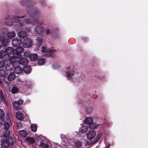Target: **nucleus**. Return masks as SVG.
Returning a JSON list of instances; mask_svg holds the SVG:
<instances>
[{
  "mask_svg": "<svg viewBox=\"0 0 148 148\" xmlns=\"http://www.w3.org/2000/svg\"><path fill=\"white\" fill-rule=\"evenodd\" d=\"M29 15L30 18L25 19V22L27 24L32 25L37 24V27L35 29L34 31L37 34H40L43 31V28L42 27V24L39 23L38 21L36 19L39 14L38 12L35 11L33 9H31L30 11H28Z\"/></svg>",
  "mask_w": 148,
  "mask_h": 148,
  "instance_id": "1",
  "label": "nucleus"
},
{
  "mask_svg": "<svg viewBox=\"0 0 148 148\" xmlns=\"http://www.w3.org/2000/svg\"><path fill=\"white\" fill-rule=\"evenodd\" d=\"M10 132L9 130H5L2 134L1 146L2 148H8L14 145L15 140L12 136H10Z\"/></svg>",
  "mask_w": 148,
  "mask_h": 148,
  "instance_id": "2",
  "label": "nucleus"
},
{
  "mask_svg": "<svg viewBox=\"0 0 148 148\" xmlns=\"http://www.w3.org/2000/svg\"><path fill=\"white\" fill-rule=\"evenodd\" d=\"M0 40L3 45V46H1V49H3L2 51H3L4 53H8L9 54H12V56H13V53H14V49L10 47L6 48V46L9 42V40L6 37L2 36L0 37Z\"/></svg>",
  "mask_w": 148,
  "mask_h": 148,
  "instance_id": "3",
  "label": "nucleus"
},
{
  "mask_svg": "<svg viewBox=\"0 0 148 148\" xmlns=\"http://www.w3.org/2000/svg\"><path fill=\"white\" fill-rule=\"evenodd\" d=\"M24 16L21 17L19 16H13L12 18L9 16V15H8V18L5 17V24L9 26H12L13 25H16L17 23H18L19 21V18H22Z\"/></svg>",
  "mask_w": 148,
  "mask_h": 148,
  "instance_id": "4",
  "label": "nucleus"
},
{
  "mask_svg": "<svg viewBox=\"0 0 148 148\" xmlns=\"http://www.w3.org/2000/svg\"><path fill=\"white\" fill-rule=\"evenodd\" d=\"M2 59L4 61H8L10 60V63L12 65L17 62V60L16 58L14 57L12 55L10 56L8 53H6L3 55Z\"/></svg>",
  "mask_w": 148,
  "mask_h": 148,
  "instance_id": "5",
  "label": "nucleus"
},
{
  "mask_svg": "<svg viewBox=\"0 0 148 148\" xmlns=\"http://www.w3.org/2000/svg\"><path fill=\"white\" fill-rule=\"evenodd\" d=\"M93 122V120L90 117L87 118L84 120V123L86 124H89L90 127L92 129L95 128L97 126L101 124V123H97V124L95 125Z\"/></svg>",
  "mask_w": 148,
  "mask_h": 148,
  "instance_id": "6",
  "label": "nucleus"
},
{
  "mask_svg": "<svg viewBox=\"0 0 148 148\" xmlns=\"http://www.w3.org/2000/svg\"><path fill=\"white\" fill-rule=\"evenodd\" d=\"M23 101L21 99H19L18 101H14L12 102L13 107L15 110H18L22 109L21 105L23 104Z\"/></svg>",
  "mask_w": 148,
  "mask_h": 148,
  "instance_id": "7",
  "label": "nucleus"
},
{
  "mask_svg": "<svg viewBox=\"0 0 148 148\" xmlns=\"http://www.w3.org/2000/svg\"><path fill=\"white\" fill-rule=\"evenodd\" d=\"M41 51L42 53V55L47 57L51 56L53 53L51 50L48 49L47 47H42Z\"/></svg>",
  "mask_w": 148,
  "mask_h": 148,
  "instance_id": "8",
  "label": "nucleus"
},
{
  "mask_svg": "<svg viewBox=\"0 0 148 148\" xmlns=\"http://www.w3.org/2000/svg\"><path fill=\"white\" fill-rule=\"evenodd\" d=\"M15 49V53H13V56L16 59L18 58H20L21 56V53L23 52V49L22 47H17Z\"/></svg>",
  "mask_w": 148,
  "mask_h": 148,
  "instance_id": "9",
  "label": "nucleus"
},
{
  "mask_svg": "<svg viewBox=\"0 0 148 148\" xmlns=\"http://www.w3.org/2000/svg\"><path fill=\"white\" fill-rule=\"evenodd\" d=\"M32 42L30 38H27L24 40L23 43V46L25 48H29L32 46Z\"/></svg>",
  "mask_w": 148,
  "mask_h": 148,
  "instance_id": "10",
  "label": "nucleus"
},
{
  "mask_svg": "<svg viewBox=\"0 0 148 148\" xmlns=\"http://www.w3.org/2000/svg\"><path fill=\"white\" fill-rule=\"evenodd\" d=\"M12 44L15 47L19 46L22 44L21 40L19 38H16L12 40Z\"/></svg>",
  "mask_w": 148,
  "mask_h": 148,
  "instance_id": "11",
  "label": "nucleus"
},
{
  "mask_svg": "<svg viewBox=\"0 0 148 148\" xmlns=\"http://www.w3.org/2000/svg\"><path fill=\"white\" fill-rule=\"evenodd\" d=\"M96 135V132L93 130L89 131L87 134V137L88 139L91 140L94 139Z\"/></svg>",
  "mask_w": 148,
  "mask_h": 148,
  "instance_id": "12",
  "label": "nucleus"
},
{
  "mask_svg": "<svg viewBox=\"0 0 148 148\" xmlns=\"http://www.w3.org/2000/svg\"><path fill=\"white\" fill-rule=\"evenodd\" d=\"M21 4L22 5H25L27 8H31V3L27 0H23L21 2Z\"/></svg>",
  "mask_w": 148,
  "mask_h": 148,
  "instance_id": "13",
  "label": "nucleus"
},
{
  "mask_svg": "<svg viewBox=\"0 0 148 148\" xmlns=\"http://www.w3.org/2000/svg\"><path fill=\"white\" fill-rule=\"evenodd\" d=\"M18 35L20 38H24L26 37L27 35V33L26 31L21 30L18 32Z\"/></svg>",
  "mask_w": 148,
  "mask_h": 148,
  "instance_id": "14",
  "label": "nucleus"
},
{
  "mask_svg": "<svg viewBox=\"0 0 148 148\" xmlns=\"http://www.w3.org/2000/svg\"><path fill=\"white\" fill-rule=\"evenodd\" d=\"M18 61L20 64L24 66L27 64L28 63V60L25 57L21 58Z\"/></svg>",
  "mask_w": 148,
  "mask_h": 148,
  "instance_id": "15",
  "label": "nucleus"
},
{
  "mask_svg": "<svg viewBox=\"0 0 148 148\" xmlns=\"http://www.w3.org/2000/svg\"><path fill=\"white\" fill-rule=\"evenodd\" d=\"M14 72L15 73L20 74L23 72L22 68L19 66H17L14 68Z\"/></svg>",
  "mask_w": 148,
  "mask_h": 148,
  "instance_id": "16",
  "label": "nucleus"
},
{
  "mask_svg": "<svg viewBox=\"0 0 148 148\" xmlns=\"http://www.w3.org/2000/svg\"><path fill=\"white\" fill-rule=\"evenodd\" d=\"M74 72L73 71H69L65 73V74L68 79L72 81L73 79V75Z\"/></svg>",
  "mask_w": 148,
  "mask_h": 148,
  "instance_id": "17",
  "label": "nucleus"
},
{
  "mask_svg": "<svg viewBox=\"0 0 148 148\" xmlns=\"http://www.w3.org/2000/svg\"><path fill=\"white\" fill-rule=\"evenodd\" d=\"M3 122L4 129L6 130H8L10 126L12 124L11 122L9 121H3Z\"/></svg>",
  "mask_w": 148,
  "mask_h": 148,
  "instance_id": "18",
  "label": "nucleus"
},
{
  "mask_svg": "<svg viewBox=\"0 0 148 148\" xmlns=\"http://www.w3.org/2000/svg\"><path fill=\"white\" fill-rule=\"evenodd\" d=\"M10 65H8V64H6V62H5L3 61H0V69L4 68L5 67V69H7L8 66L9 67Z\"/></svg>",
  "mask_w": 148,
  "mask_h": 148,
  "instance_id": "19",
  "label": "nucleus"
},
{
  "mask_svg": "<svg viewBox=\"0 0 148 148\" xmlns=\"http://www.w3.org/2000/svg\"><path fill=\"white\" fill-rule=\"evenodd\" d=\"M38 140H40L39 143H38V146L39 145H40L41 147H42L43 148H48L49 147V145L47 144L46 143H43L42 141L40 140V138H38Z\"/></svg>",
  "mask_w": 148,
  "mask_h": 148,
  "instance_id": "20",
  "label": "nucleus"
},
{
  "mask_svg": "<svg viewBox=\"0 0 148 148\" xmlns=\"http://www.w3.org/2000/svg\"><path fill=\"white\" fill-rule=\"evenodd\" d=\"M88 129V127L87 126L83 125L79 128V131L82 133H84L87 132Z\"/></svg>",
  "mask_w": 148,
  "mask_h": 148,
  "instance_id": "21",
  "label": "nucleus"
},
{
  "mask_svg": "<svg viewBox=\"0 0 148 148\" xmlns=\"http://www.w3.org/2000/svg\"><path fill=\"white\" fill-rule=\"evenodd\" d=\"M38 56L36 54H31L29 57V59L32 61H35L38 58Z\"/></svg>",
  "mask_w": 148,
  "mask_h": 148,
  "instance_id": "22",
  "label": "nucleus"
},
{
  "mask_svg": "<svg viewBox=\"0 0 148 148\" xmlns=\"http://www.w3.org/2000/svg\"><path fill=\"white\" fill-rule=\"evenodd\" d=\"M16 35V34L14 31H11L8 32L7 36L8 38L12 39Z\"/></svg>",
  "mask_w": 148,
  "mask_h": 148,
  "instance_id": "23",
  "label": "nucleus"
},
{
  "mask_svg": "<svg viewBox=\"0 0 148 148\" xmlns=\"http://www.w3.org/2000/svg\"><path fill=\"white\" fill-rule=\"evenodd\" d=\"M26 141L31 144L34 143L35 142V140L33 138L28 137H26Z\"/></svg>",
  "mask_w": 148,
  "mask_h": 148,
  "instance_id": "24",
  "label": "nucleus"
},
{
  "mask_svg": "<svg viewBox=\"0 0 148 148\" xmlns=\"http://www.w3.org/2000/svg\"><path fill=\"white\" fill-rule=\"evenodd\" d=\"M15 77V75L14 73L12 72L10 73L8 77V79L9 80L12 81Z\"/></svg>",
  "mask_w": 148,
  "mask_h": 148,
  "instance_id": "25",
  "label": "nucleus"
},
{
  "mask_svg": "<svg viewBox=\"0 0 148 148\" xmlns=\"http://www.w3.org/2000/svg\"><path fill=\"white\" fill-rule=\"evenodd\" d=\"M31 68L30 66H25L24 67L23 71L26 73H29L31 71Z\"/></svg>",
  "mask_w": 148,
  "mask_h": 148,
  "instance_id": "26",
  "label": "nucleus"
},
{
  "mask_svg": "<svg viewBox=\"0 0 148 148\" xmlns=\"http://www.w3.org/2000/svg\"><path fill=\"white\" fill-rule=\"evenodd\" d=\"M16 116L17 119L20 120H22L23 119V114L20 113H16Z\"/></svg>",
  "mask_w": 148,
  "mask_h": 148,
  "instance_id": "27",
  "label": "nucleus"
},
{
  "mask_svg": "<svg viewBox=\"0 0 148 148\" xmlns=\"http://www.w3.org/2000/svg\"><path fill=\"white\" fill-rule=\"evenodd\" d=\"M19 89L16 87L14 86L11 89V91L12 93L13 94H15L18 92Z\"/></svg>",
  "mask_w": 148,
  "mask_h": 148,
  "instance_id": "28",
  "label": "nucleus"
},
{
  "mask_svg": "<svg viewBox=\"0 0 148 148\" xmlns=\"http://www.w3.org/2000/svg\"><path fill=\"white\" fill-rule=\"evenodd\" d=\"M31 129L33 132H35L37 130V126L35 124H32L31 125Z\"/></svg>",
  "mask_w": 148,
  "mask_h": 148,
  "instance_id": "29",
  "label": "nucleus"
},
{
  "mask_svg": "<svg viewBox=\"0 0 148 148\" xmlns=\"http://www.w3.org/2000/svg\"><path fill=\"white\" fill-rule=\"evenodd\" d=\"M101 133H99L97 135V136L95 138H94L93 139V142L94 143H95L97 142L101 138Z\"/></svg>",
  "mask_w": 148,
  "mask_h": 148,
  "instance_id": "30",
  "label": "nucleus"
},
{
  "mask_svg": "<svg viewBox=\"0 0 148 148\" xmlns=\"http://www.w3.org/2000/svg\"><path fill=\"white\" fill-rule=\"evenodd\" d=\"M19 133L23 137H26L27 135V132L24 130L19 131Z\"/></svg>",
  "mask_w": 148,
  "mask_h": 148,
  "instance_id": "31",
  "label": "nucleus"
},
{
  "mask_svg": "<svg viewBox=\"0 0 148 148\" xmlns=\"http://www.w3.org/2000/svg\"><path fill=\"white\" fill-rule=\"evenodd\" d=\"M3 121H10V119L9 114L7 113L4 117L3 119Z\"/></svg>",
  "mask_w": 148,
  "mask_h": 148,
  "instance_id": "32",
  "label": "nucleus"
},
{
  "mask_svg": "<svg viewBox=\"0 0 148 148\" xmlns=\"http://www.w3.org/2000/svg\"><path fill=\"white\" fill-rule=\"evenodd\" d=\"M45 62V59L43 58H40L38 60V63L40 65H42L44 64Z\"/></svg>",
  "mask_w": 148,
  "mask_h": 148,
  "instance_id": "33",
  "label": "nucleus"
},
{
  "mask_svg": "<svg viewBox=\"0 0 148 148\" xmlns=\"http://www.w3.org/2000/svg\"><path fill=\"white\" fill-rule=\"evenodd\" d=\"M37 44H38V46L41 45L43 42L42 39L41 38H37Z\"/></svg>",
  "mask_w": 148,
  "mask_h": 148,
  "instance_id": "34",
  "label": "nucleus"
},
{
  "mask_svg": "<svg viewBox=\"0 0 148 148\" xmlns=\"http://www.w3.org/2000/svg\"><path fill=\"white\" fill-rule=\"evenodd\" d=\"M82 142L78 141L75 143V145L77 147H79L82 146Z\"/></svg>",
  "mask_w": 148,
  "mask_h": 148,
  "instance_id": "35",
  "label": "nucleus"
},
{
  "mask_svg": "<svg viewBox=\"0 0 148 148\" xmlns=\"http://www.w3.org/2000/svg\"><path fill=\"white\" fill-rule=\"evenodd\" d=\"M45 32L46 34H51L52 35L53 32L49 28H47L45 30Z\"/></svg>",
  "mask_w": 148,
  "mask_h": 148,
  "instance_id": "36",
  "label": "nucleus"
},
{
  "mask_svg": "<svg viewBox=\"0 0 148 148\" xmlns=\"http://www.w3.org/2000/svg\"><path fill=\"white\" fill-rule=\"evenodd\" d=\"M22 127V125L20 122L17 123L16 124L17 128L21 129Z\"/></svg>",
  "mask_w": 148,
  "mask_h": 148,
  "instance_id": "37",
  "label": "nucleus"
},
{
  "mask_svg": "<svg viewBox=\"0 0 148 148\" xmlns=\"http://www.w3.org/2000/svg\"><path fill=\"white\" fill-rule=\"evenodd\" d=\"M4 115V111L1 109H0V118L3 117Z\"/></svg>",
  "mask_w": 148,
  "mask_h": 148,
  "instance_id": "38",
  "label": "nucleus"
},
{
  "mask_svg": "<svg viewBox=\"0 0 148 148\" xmlns=\"http://www.w3.org/2000/svg\"><path fill=\"white\" fill-rule=\"evenodd\" d=\"M2 48L1 49V47H0V59L2 58L3 54L4 53L3 51H2Z\"/></svg>",
  "mask_w": 148,
  "mask_h": 148,
  "instance_id": "39",
  "label": "nucleus"
},
{
  "mask_svg": "<svg viewBox=\"0 0 148 148\" xmlns=\"http://www.w3.org/2000/svg\"><path fill=\"white\" fill-rule=\"evenodd\" d=\"M24 54L25 56L26 57L29 58L31 54L29 52H24Z\"/></svg>",
  "mask_w": 148,
  "mask_h": 148,
  "instance_id": "40",
  "label": "nucleus"
},
{
  "mask_svg": "<svg viewBox=\"0 0 148 148\" xmlns=\"http://www.w3.org/2000/svg\"><path fill=\"white\" fill-rule=\"evenodd\" d=\"M86 112L88 114H90L92 112V110L91 108H86Z\"/></svg>",
  "mask_w": 148,
  "mask_h": 148,
  "instance_id": "41",
  "label": "nucleus"
},
{
  "mask_svg": "<svg viewBox=\"0 0 148 148\" xmlns=\"http://www.w3.org/2000/svg\"><path fill=\"white\" fill-rule=\"evenodd\" d=\"M3 78H1V77H0V85H1L2 84V82H3Z\"/></svg>",
  "mask_w": 148,
  "mask_h": 148,
  "instance_id": "42",
  "label": "nucleus"
},
{
  "mask_svg": "<svg viewBox=\"0 0 148 148\" xmlns=\"http://www.w3.org/2000/svg\"><path fill=\"white\" fill-rule=\"evenodd\" d=\"M82 39L85 42H86L88 40V38L86 37H83L82 38Z\"/></svg>",
  "mask_w": 148,
  "mask_h": 148,
  "instance_id": "43",
  "label": "nucleus"
},
{
  "mask_svg": "<svg viewBox=\"0 0 148 148\" xmlns=\"http://www.w3.org/2000/svg\"><path fill=\"white\" fill-rule=\"evenodd\" d=\"M0 97H1V100L3 99H4V97L3 96V94L1 93L0 94Z\"/></svg>",
  "mask_w": 148,
  "mask_h": 148,
  "instance_id": "44",
  "label": "nucleus"
},
{
  "mask_svg": "<svg viewBox=\"0 0 148 148\" xmlns=\"http://www.w3.org/2000/svg\"><path fill=\"white\" fill-rule=\"evenodd\" d=\"M109 147H110V146L109 145H108L107 147V148H109Z\"/></svg>",
  "mask_w": 148,
  "mask_h": 148,
  "instance_id": "45",
  "label": "nucleus"
},
{
  "mask_svg": "<svg viewBox=\"0 0 148 148\" xmlns=\"http://www.w3.org/2000/svg\"><path fill=\"white\" fill-rule=\"evenodd\" d=\"M37 143H38V142H36V144H37Z\"/></svg>",
  "mask_w": 148,
  "mask_h": 148,
  "instance_id": "46",
  "label": "nucleus"
},
{
  "mask_svg": "<svg viewBox=\"0 0 148 148\" xmlns=\"http://www.w3.org/2000/svg\"><path fill=\"white\" fill-rule=\"evenodd\" d=\"M9 69H11V68H9V69H8V70H9Z\"/></svg>",
  "mask_w": 148,
  "mask_h": 148,
  "instance_id": "47",
  "label": "nucleus"
},
{
  "mask_svg": "<svg viewBox=\"0 0 148 148\" xmlns=\"http://www.w3.org/2000/svg\"><path fill=\"white\" fill-rule=\"evenodd\" d=\"M55 148H58V147H55Z\"/></svg>",
  "mask_w": 148,
  "mask_h": 148,
  "instance_id": "48",
  "label": "nucleus"
}]
</instances>
